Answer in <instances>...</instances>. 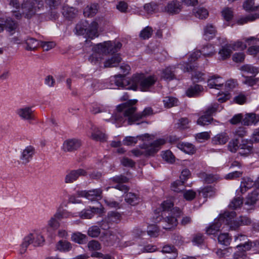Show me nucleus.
<instances>
[{
    "label": "nucleus",
    "instance_id": "nucleus-1",
    "mask_svg": "<svg viewBox=\"0 0 259 259\" xmlns=\"http://www.w3.org/2000/svg\"><path fill=\"white\" fill-rule=\"evenodd\" d=\"M137 102V100H131L118 105L117 107L116 111L111 118L109 119V121H114L121 124L127 119V123L131 124L137 120L153 114V110L150 107L146 108L141 113H135L137 109L134 106V105ZM105 120H108L107 118H105Z\"/></svg>",
    "mask_w": 259,
    "mask_h": 259
},
{
    "label": "nucleus",
    "instance_id": "nucleus-2",
    "mask_svg": "<svg viewBox=\"0 0 259 259\" xmlns=\"http://www.w3.org/2000/svg\"><path fill=\"white\" fill-rule=\"evenodd\" d=\"M139 138L144 141L141 147L142 150L134 149L132 151V153L137 157L143 155L145 156L152 155L159 150L160 146L165 144L166 143V140L164 139H159L151 143L150 141L153 139V137L148 134L141 136Z\"/></svg>",
    "mask_w": 259,
    "mask_h": 259
},
{
    "label": "nucleus",
    "instance_id": "nucleus-3",
    "mask_svg": "<svg viewBox=\"0 0 259 259\" xmlns=\"http://www.w3.org/2000/svg\"><path fill=\"white\" fill-rule=\"evenodd\" d=\"M9 5L16 10H19V12H16L15 17L19 18L21 13L25 16V17L29 18L34 15L36 12L37 9H39L40 7H36L35 3L31 0H23L21 7L18 0H7Z\"/></svg>",
    "mask_w": 259,
    "mask_h": 259
},
{
    "label": "nucleus",
    "instance_id": "nucleus-4",
    "mask_svg": "<svg viewBox=\"0 0 259 259\" xmlns=\"http://www.w3.org/2000/svg\"><path fill=\"white\" fill-rule=\"evenodd\" d=\"M156 79L154 76L145 77L143 74H135L131 79L132 85L130 88L134 90L139 89L143 92L148 91L155 84Z\"/></svg>",
    "mask_w": 259,
    "mask_h": 259
},
{
    "label": "nucleus",
    "instance_id": "nucleus-5",
    "mask_svg": "<svg viewBox=\"0 0 259 259\" xmlns=\"http://www.w3.org/2000/svg\"><path fill=\"white\" fill-rule=\"evenodd\" d=\"M235 215V211L225 212L223 214H221L219 218L214 221L213 224L207 228L206 232L209 235H214L216 234L221 228L222 223L228 225V223L231 222V219Z\"/></svg>",
    "mask_w": 259,
    "mask_h": 259
},
{
    "label": "nucleus",
    "instance_id": "nucleus-6",
    "mask_svg": "<svg viewBox=\"0 0 259 259\" xmlns=\"http://www.w3.org/2000/svg\"><path fill=\"white\" fill-rule=\"evenodd\" d=\"M174 216L168 215L162 221L165 223V226H163L162 227L165 230L171 229L178 225V221L176 217H179L181 213V210L178 207H174L172 209L170 210Z\"/></svg>",
    "mask_w": 259,
    "mask_h": 259
},
{
    "label": "nucleus",
    "instance_id": "nucleus-7",
    "mask_svg": "<svg viewBox=\"0 0 259 259\" xmlns=\"http://www.w3.org/2000/svg\"><path fill=\"white\" fill-rule=\"evenodd\" d=\"M102 190L100 188L93 189L90 191H77V195L79 197H85L90 200H98L102 198Z\"/></svg>",
    "mask_w": 259,
    "mask_h": 259
},
{
    "label": "nucleus",
    "instance_id": "nucleus-8",
    "mask_svg": "<svg viewBox=\"0 0 259 259\" xmlns=\"http://www.w3.org/2000/svg\"><path fill=\"white\" fill-rule=\"evenodd\" d=\"M254 246H256V243L251 242L248 240L244 242L243 243H239L236 246L238 250L234 254V258L239 259L240 258H242L245 252L249 250L251 247Z\"/></svg>",
    "mask_w": 259,
    "mask_h": 259
},
{
    "label": "nucleus",
    "instance_id": "nucleus-9",
    "mask_svg": "<svg viewBox=\"0 0 259 259\" xmlns=\"http://www.w3.org/2000/svg\"><path fill=\"white\" fill-rule=\"evenodd\" d=\"M113 45L111 41H104L103 43L97 44L93 48L94 52L99 53L100 54H108L114 53Z\"/></svg>",
    "mask_w": 259,
    "mask_h": 259
},
{
    "label": "nucleus",
    "instance_id": "nucleus-10",
    "mask_svg": "<svg viewBox=\"0 0 259 259\" xmlns=\"http://www.w3.org/2000/svg\"><path fill=\"white\" fill-rule=\"evenodd\" d=\"M87 172L83 169L79 168L69 171L65 177L66 184L72 183L76 181L80 176H85Z\"/></svg>",
    "mask_w": 259,
    "mask_h": 259
},
{
    "label": "nucleus",
    "instance_id": "nucleus-11",
    "mask_svg": "<svg viewBox=\"0 0 259 259\" xmlns=\"http://www.w3.org/2000/svg\"><path fill=\"white\" fill-rule=\"evenodd\" d=\"M190 175V171L187 169L182 170L180 176L181 180H178L174 182L171 185L172 190L176 192L181 191V188L183 187L184 181H186Z\"/></svg>",
    "mask_w": 259,
    "mask_h": 259
},
{
    "label": "nucleus",
    "instance_id": "nucleus-12",
    "mask_svg": "<svg viewBox=\"0 0 259 259\" xmlns=\"http://www.w3.org/2000/svg\"><path fill=\"white\" fill-rule=\"evenodd\" d=\"M16 113L23 120L30 121L34 119V115L31 107H25L19 108L17 110Z\"/></svg>",
    "mask_w": 259,
    "mask_h": 259
},
{
    "label": "nucleus",
    "instance_id": "nucleus-13",
    "mask_svg": "<svg viewBox=\"0 0 259 259\" xmlns=\"http://www.w3.org/2000/svg\"><path fill=\"white\" fill-rule=\"evenodd\" d=\"M81 145L80 140L76 139H68L63 143V149L65 151L73 152L77 150Z\"/></svg>",
    "mask_w": 259,
    "mask_h": 259
},
{
    "label": "nucleus",
    "instance_id": "nucleus-14",
    "mask_svg": "<svg viewBox=\"0 0 259 259\" xmlns=\"http://www.w3.org/2000/svg\"><path fill=\"white\" fill-rule=\"evenodd\" d=\"M35 149L31 146H27L21 152L20 160L22 164H26L32 158Z\"/></svg>",
    "mask_w": 259,
    "mask_h": 259
},
{
    "label": "nucleus",
    "instance_id": "nucleus-15",
    "mask_svg": "<svg viewBox=\"0 0 259 259\" xmlns=\"http://www.w3.org/2000/svg\"><path fill=\"white\" fill-rule=\"evenodd\" d=\"M112 180L113 181L118 183V184L114 187V188L125 193L128 191V187L125 185L123 184V183H126L128 181L127 178L124 176L120 175L113 177Z\"/></svg>",
    "mask_w": 259,
    "mask_h": 259
},
{
    "label": "nucleus",
    "instance_id": "nucleus-16",
    "mask_svg": "<svg viewBox=\"0 0 259 259\" xmlns=\"http://www.w3.org/2000/svg\"><path fill=\"white\" fill-rule=\"evenodd\" d=\"M91 209L83 210L79 213V217L83 219H89L93 217L94 213H102L103 212V208L101 207H90Z\"/></svg>",
    "mask_w": 259,
    "mask_h": 259
},
{
    "label": "nucleus",
    "instance_id": "nucleus-17",
    "mask_svg": "<svg viewBox=\"0 0 259 259\" xmlns=\"http://www.w3.org/2000/svg\"><path fill=\"white\" fill-rule=\"evenodd\" d=\"M182 5L177 1H172L168 3L165 7V11L169 14H176L181 11Z\"/></svg>",
    "mask_w": 259,
    "mask_h": 259
},
{
    "label": "nucleus",
    "instance_id": "nucleus-18",
    "mask_svg": "<svg viewBox=\"0 0 259 259\" xmlns=\"http://www.w3.org/2000/svg\"><path fill=\"white\" fill-rule=\"evenodd\" d=\"M252 143L247 140H242L239 143V154L241 155H247L251 153L252 150Z\"/></svg>",
    "mask_w": 259,
    "mask_h": 259
},
{
    "label": "nucleus",
    "instance_id": "nucleus-19",
    "mask_svg": "<svg viewBox=\"0 0 259 259\" xmlns=\"http://www.w3.org/2000/svg\"><path fill=\"white\" fill-rule=\"evenodd\" d=\"M231 219V222L228 223V225L232 229H235L238 228L241 225H247L251 223V220L246 217H240L238 221H234V218Z\"/></svg>",
    "mask_w": 259,
    "mask_h": 259
},
{
    "label": "nucleus",
    "instance_id": "nucleus-20",
    "mask_svg": "<svg viewBox=\"0 0 259 259\" xmlns=\"http://www.w3.org/2000/svg\"><path fill=\"white\" fill-rule=\"evenodd\" d=\"M184 72L194 71L192 75V79L195 82L200 81L203 80L204 74L201 72L195 71L194 67L192 65L187 64L184 69Z\"/></svg>",
    "mask_w": 259,
    "mask_h": 259
},
{
    "label": "nucleus",
    "instance_id": "nucleus-21",
    "mask_svg": "<svg viewBox=\"0 0 259 259\" xmlns=\"http://www.w3.org/2000/svg\"><path fill=\"white\" fill-rule=\"evenodd\" d=\"M98 23L97 22L96 20L94 21L91 23L90 24H89L88 23V27L87 29V35L89 37L93 38L94 37H97L99 35L98 34Z\"/></svg>",
    "mask_w": 259,
    "mask_h": 259
},
{
    "label": "nucleus",
    "instance_id": "nucleus-22",
    "mask_svg": "<svg viewBox=\"0 0 259 259\" xmlns=\"http://www.w3.org/2000/svg\"><path fill=\"white\" fill-rule=\"evenodd\" d=\"M229 139L228 135L225 132H222L213 137L211 142L213 145H224L228 141Z\"/></svg>",
    "mask_w": 259,
    "mask_h": 259
},
{
    "label": "nucleus",
    "instance_id": "nucleus-23",
    "mask_svg": "<svg viewBox=\"0 0 259 259\" xmlns=\"http://www.w3.org/2000/svg\"><path fill=\"white\" fill-rule=\"evenodd\" d=\"M91 138L92 139L100 142H104L106 140V136L104 133L100 131L98 127L92 126Z\"/></svg>",
    "mask_w": 259,
    "mask_h": 259
},
{
    "label": "nucleus",
    "instance_id": "nucleus-24",
    "mask_svg": "<svg viewBox=\"0 0 259 259\" xmlns=\"http://www.w3.org/2000/svg\"><path fill=\"white\" fill-rule=\"evenodd\" d=\"M254 185V181L250 178L246 177L242 179L240 184V189L241 193H245L248 189Z\"/></svg>",
    "mask_w": 259,
    "mask_h": 259
},
{
    "label": "nucleus",
    "instance_id": "nucleus-25",
    "mask_svg": "<svg viewBox=\"0 0 259 259\" xmlns=\"http://www.w3.org/2000/svg\"><path fill=\"white\" fill-rule=\"evenodd\" d=\"M231 45L226 44L222 47L219 52V59L224 60L229 58L232 53Z\"/></svg>",
    "mask_w": 259,
    "mask_h": 259
},
{
    "label": "nucleus",
    "instance_id": "nucleus-26",
    "mask_svg": "<svg viewBox=\"0 0 259 259\" xmlns=\"http://www.w3.org/2000/svg\"><path fill=\"white\" fill-rule=\"evenodd\" d=\"M259 191L257 190H253L251 193H249L246 197L245 205L251 206H253L258 199Z\"/></svg>",
    "mask_w": 259,
    "mask_h": 259
},
{
    "label": "nucleus",
    "instance_id": "nucleus-27",
    "mask_svg": "<svg viewBox=\"0 0 259 259\" xmlns=\"http://www.w3.org/2000/svg\"><path fill=\"white\" fill-rule=\"evenodd\" d=\"M121 58L119 54H115L104 62V67H115L121 62Z\"/></svg>",
    "mask_w": 259,
    "mask_h": 259
},
{
    "label": "nucleus",
    "instance_id": "nucleus-28",
    "mask_svg": "<svg viewBox=\"0 0 259 259\" xmlns=\"http://www.w3.org/2000/svg\"><path fill=\"white\" fill-rule=\"evenodd\" d=\"M32 235H31L30 233L24 237L23 241L20 245V251L21 254L26 252L27 247L30 244H32L33 245V242L32 238H33L32 237H34V236L35 237L36 235H34L33 236Z\"/></svg>",
    "mask_w": 259,
    "mask_h": 259
},
{
    "label": "nucleus",
    "instance_id": "nucleus-29",
    "mask_svg": "<svg viewBox=\"0 0 259 259\" xmlns=\"http://www.w3.org/2000/svg\"><path fill=\"white\" fill-rule=\"evenodd\" d=\"M177 147L181 150L188 154H193L196 152L195 146L191 143H179Z\"/></svg>",
    "mask_w": 259,
    "mask_h": 259
},
{
    "label": "nucleus",
    "instance_id": "nucleus-30",
    "mask_svg": "<svg viewBox=\"0 0 259 259\" xmlns=\"http://www.w3.org/2000/svg\"><path fill=\"white\" fill-rule=\"evenodd\" d=\"M98 8L97 4H93L88 5L84 9L83 15L85 17H93L97 13Z\"/></svg>",
    "mask_w": 259,
    "mask_h": 259
},
{
    "label": "nucleus",
    "instance_id": "nucleus-31",
    "mask_svg": "<svg viewBox=\"0 0 259 259\" xmlns=\"http://www.w3.org/2000/svg\"><path fill=\"white\" fill-rule=\"evenodd\" d=\"M200 51L205 57H211L216 53L214 47L209 44L204 46Z\"/></svg>",
    "mask_w": 259,
    "mask_h": 259
},
{
    "label": "nucleus",
    "instance_id": "nucleus-32",
    "mask_svg": "<svg viewBox=\"0 0 259 259\" xmlns=\"http://www.w3.org/2000/svg\"><path fill=\"white\" fill-rule=\"evenodd\" d=\"M215 27L212 24L207 25L204 29V37L206 40H210L212 38L216 33Z\"/></svg>",
    "mask_w": 259,
    "mask_h": 259
},
{
    "label": "nucleus",
    "instance_id": "nucleus-33",
    "mask_svg": "<svg viewBox=\"0 0 259 259\" xmlns=\"http://www.w3.org/2000/svg\"><path fill=\"white\" fill-rule=\"evenodd\" d=\"M57 250L61 252H67L72 248L71 244L65 240H60L56 244Z\"/></svg>",
    "mask_w": 259,
    "mask_h": 259
},
{
    "label": "nucleus",
    "instance_id": "nucleus-34",
    "mask_svg": "<svg viewBox=\"0 0 259 259\" xmlns=\"http://www.w3.org/2000/svg\"><path fill=\"white\" fill-rule=\"evenodd\" d=\"M30 234L32 235V236H33L34 235H36L35 237L34 236V237H32L33 238H32L34 246H40L44 244L45 240L44 236L40 232L34 231L32 232H31Z\"/></svg>",
    "mask_w": 259,
    "mask_h": 259
},
{
    "label": "nucleus",
    "instance_id": "nucleus-35",
    "mask_svg": "<svg viewBox=\"0 0 259 259\" xmlns=\"http://www.w3.org/2000/svg\"><path fill=\"white\" fill-rule=\"evenodd\" d=\"M125 201L132 205H135L139 202L140 198L137 194L130 192L125 195Z\"/></svg>",
    "mask_w": 259,
    "mask_h": 259
},
{
    "label": "nucleus",
    "instance_id": "nucleus-36",
    "mask_svg": "<svg viewBox=\"0 0 259 259\" xmlns=\"http://www.w3.org/2000/svg\"><path fill=\"white\" fill-rule=\"evenodd\" d=\"M203 91V87L200 85L196 84L190 87L187 91L186 94L189 97H195Z\"/></svg>",
    "mask_w": 259,
    "mask_h": 259
},
{
    "label": "nucleus",
    "instance_id": "nucleus-37",
    "mask_svg": "<svg viewBox=\"0 0 259 259\" xmlns=\"http://www.w3.org/2000/svg\"><path fill=\"white\" fill-rule=\"evenodd\" d=\"M220 79H221V77L219 76H211L208 79V86L210 88H215L219 89L220 87H222L223 85V83L220 82L219 81Z\"/></svg>",
    "mask_w": 259,
    "mask_h": 259
},
{
    "label": "nucleus",
    "instance_id": "nucleus-38",
    "mask_svg": "<svg viewBox=\"0 0 259 259\" xmlns=\"http://www.w3.org/2000/svg\"><path fill=\"white\" fill-rule=\"evenodd\" d=\"M39 43L40 41L33 38H28L25 40V44H26L25 49L27 51L35 50L39 46Z\"/></svg>",
    "mask_w": 259,
    "mask_h": 259
},
{
    "label": "nucleus",
    "instance_id": "nucleus-39",
    "mask_svg": "<svg viewBox=\"0 0 259 259\" xmlns=\"http://www.w3.org/2000/svg\"><path fill=\"white\" fill-rule=\"evenodd\" d=\"M193 13L196 17L200 19H205L208 15V11L202 7L194 9Z\"/></svg>",
    "mask_w": 259,
    "mask_h": 259
},
{
    "label": "nucleus",
    "instance_id": "nucleus-40",
    "mask_svg": "<svg viewBox=\"0 0 259 259\" xmlns=\"http://www.w3.org/2000/svg\"><path fill=\"white\" fill-rule=\"evenodd\" d=\"M59 220H61V219H60V218L57 214V212H56L48 221V225L52 229L56 230L59 227L60 225Z\"/></svg>",
    "mask_w": 259,
    "mask_h": 259
},
{
    "label": "nucleus",
    "instance_id": "nucleus-41",
    "mask_svg": "<svg viewBox=\"0 0 259 259\" xmlns=\"http://www.w3.org/2000/svg\"><path fill=\"white\" fill-rule=\"evenodd\" d=\"M88 22L85 20L81 21L75 27L76 33L78 35L87 34Z\"/></svg>",
    "mask_w": 259,
    "mask_h": 259
},
{
    "label": "nucleus",
    "instance_id": "nucleus-42",
    "mask_svg": "<svg viewBox=\"0 0 259 259\" xmlns=\"http://www.w3.org/2000/svg\"><path fill=\"white\" fill-rule=\"evenodd\" d=\"M163 102L164 106L168 108L178 106L179 104V101L177 98L169 96L165 97Z\"/></svg>",
    "mask_w": 259,
    "mask_h": 259
},
{
    "label": "nucleus",
    "instance_id": "nucleus-43",
    "mask_svg": "<svg viewBox=\"0 0 259 259\" xmlns=\"http://www.w3.org/2000/svg\"><path fill=\"white\" fill-rule=\"evenodd\" d=\"M71 238L75 243L83 244L86 241L87 236L80 232H76L72 234Z\"/></svg>",
    "mask_w": 259,
    "mask_h": 259
},
{
    "label": "nucleus",
    "instance_id": "nucleus-44",
    "mask_svg": "<svg viewBox=\"0 0 259 259\" xmlns=\"http://www.w3.org/2000/svg\"><path fill=\"white\" fill-rule=\"evenodd\" d=\"M242 123L245 125H249L256 123V115L254 113L246 114L242 119Z\"/></svg>",
    "mask_w": 259,
    "mask_h": 259
},
{
    "label": "nucleus",
    "instance_id": "nucleus-45",
    "mask_svg": "<svg viewBox=\"0 0 259 259\" xmlns=\"http://www.w3.org/2000/svg\"><path fill=\"white\" fill-rule=\"evenodd\" d=\"M174 68L172 67H167L162 70L161 77L166 80H172L175 78Z\"/></svg>",
    "mask_w": 259,
    "mask_h": 259
},
{
    "label": "nucleus",
    "instance_id": "nucleus-46",
    "mask_svg": "<svg viewBox=\"0 0 259 259\" xmlns=\"http://www.w3.org/2000/svg\"><path fill=\"white\" fill-rule=\"evenodd\" d=\"M240 70L242 71L253 74L254 76L259 72L258 68L250 64H245L242 66L240 68Z\"/></svg>",
    "mask_w": 259,
    "mask_h": 259
},
{
    "label": "nucleus",
    "instance_id": "nucleus-47",
    "mask_svg": "<svg viewBox=\"0 0 259 259\" xmlns=\"http://www.w3.org/2000/svg\"><path fill=\"white\" fill-rule=\"evenodd\" d=\"M121 215L117 211H110L108 212L106 221L107 223H117L120 220Z\"/></svg>",
    "mask_w": 259,
    "mask_h": 259
},
{
    "label": "nucleus",
    "instance_id": "nucleus-48",
    "mask_svg": "<svg viewBox=\"0 0 259 259\" xmlns=\"http://www.w3.org/2000/svg\"><path fill=\"white\" fill-rule=\"evenodd\" d=\"M222 109V107L220 106L218 104L214 103L210 105L205 112V114L210 117H211L214 113H216L218 111H220Z\"/></svg>",
    "mask_w": 259,
    "mask_h": 259
},
{
    "label": "nucleus",
    "instance_id": "nucleus-49",
    "mask_svg": "<svg viewBox=\"0 0 259 259\" xmlns=\"http://www.w3.org/2000/svg\"><path fill=\"white\" fill-rule=\"evenodd\" d=\"M124 75L120 74L115 75L110 78V82L111 84H114L118 87H121L123 85V80Z\"/></svg>",
    "mask_w": 259,
    "mask_h": 259
},
{
    "label": "nucleus",
    "instance_id": "nucleus-50",
    "mask_svg": "<svg viewBox=\"0 0 259 259\" xmlns=\"http://www.w3.org/2000/svg\"><path fill=\"white\" fill-rule=\"evenodd\" d=\"M258 18H259V15L258 14H251V15H249L247 16L239 18L237 20V23L238 24L242 25L243 24L246 23L247 22H248L249 21H254Z\"/></svg>",
    "mask_w": 259,
    "mask_h": 259
},
{
    "label": "nucleus",
    "instance_id": "nucleus-51",
    "mask_svg": "<svg viewBox=\"0 0 259 259\" xmlns=\"http://www.w3.org/2000/svg\"><path fill=\"white\" fill-rule=\"evenodd\" d=\"M77 13V10L72 7L65 8L63 10V14L66 18L71 19L74 17Z\"/></svg>",
    "mask_w": 259,
    "mask_h": 259
},
{
    "label": "nucleus",
    "instance_id": "nucleus-52",
    "mask_svg": "<svg viewBox=\"0 0 259 259\" xmlns=\"http://www.w3.org/2000/svg\"><path fill=\"white\" fill-rule=\"evenodd\" d=\"M218 241L221 244L228 246L230 244L231 238L228 233L221 234L218 238Z\"/></svg>",
    "mask_w": 259,
    "mask_h": 259
},
{
    "label": "nucleus",
    "instance_id": "nucleus-53",
    "mask_svg": "<svg viewBox=\"0 0 259 259\" xmlns=\"http://www.w3.org/2000/svg\"><path fill=\"white\" fill-rule=\"evenodd\" d=\"M245 80L243 81L244 84L252 87L259 82V78H255L252 76H247L243 75Z\"/></svg>",
    "mask_w": 259,
    "mask_h": 259
},
{
    "label": "nucleus",
    "instance_id": "nucleus-54",
    "mask_svg": "<svg viewBox=\"0 0 259 259\" xmlns=\"http://www.w3.org/2000/svg\"><path fill=\"white\" fill-rule=\"evenodd\" d=\"M229 150L232 152H236L239 151V142L238 140L234 139L231 140L228 145Z\"/></svg>",
    "mask_w": 259,
    "mask_h": 259
},
{
    "label": "nucleus",
    "instance_id": "nucleus-55",
    "mask_svg": "<svg viewBox=\"0 0 259 259\" xmlns=\"http://www.w3.org/2000/svg\"><path fill=\"white\" fill-rule=\"evenodd\" d=\"M201 193L204 197H211L214 195L215 190L211 186H207L203 188Z\"/></svg>",
    "mask_w": 259,
    "mask_h": 259
},
{
    "label": "nucleus",
    "instance_id": "nucleus-56",
    "mask_svg": "<svg viewBox=\"0 0 259 259\" xmlns=\"http://www.w3.org/2000/svg\"><path fill=\"white\" fill-rule=\"evenodd\" d=\"M212 118L204 113V115L201 116L197 120V124L201 125H205L209 124L212 120Z\"/></svg>",
    "mask_w": 259,
    "mask_h": 259
},
{
    "label": "nucleus",
    "instance_id": "nucleus-57",
    "mask_svg": "<svg viewBox=\"0 0 259 259\" xmlns=\"http://www.w3.org/2000/svg\"><path fill=\"white\" fill-rule=\"evenodd\" d=\"M253 0H247L243 4V8L246 11H254L258 9V6H254Z\"/></svg>",
    "mask_w": 259,
    "mask_h": 259
},
{
    "label": "nucleus",
    "instance_id": "nucleus-58",
    "mask_svg": "<svg viewBox=\"0 0 259 259\" xmlns=\"http://www.w3.org/2000/svg\"><path fill=\"white\" fill-rule=\"evenodd\" d=\"M152 32V28L147 26L141 31L140 36L144 39H148L151 36Z\"/></svg>",
    "mask_w": 259,
    "mask_h": 259
},
{
    "label": "nucleus",
    "instance_id": "nucleus-59",
    "mask_svg": "<svg viewBox=\"0 0 259 259\" xmlns=\"http://www.w3.org/2000/svg\"><path fill=\"white\" fill-rule=\"evenodd\" d=\"M99 53L94 52L91 56H90L89 60L93 64L96 65L100 63L102 58Z\"/></svg>",
    "mask_w": 259,
    "mask_h": 259
},
{
    "label": "nucleus",
    "instance_id": "nucleus-60",
    "mask_svg": "<svg viewBox=\"0 0 259 259\" xmlns=\"http://www.w3.org/2000/svg\"><path fill=\"white\" fill-rule=\"evenodd\" d=\"M157 6L153 3L146 4L144 6V9L148 14L154 13L157 9Z\"/></svg>",
    "mask_w": 259,
    "mask_h": 259
},
{
    "label": "nucleus",
    "instance_id": "nucleus-61",
    "mask_svg": "<svg viewBox=\"0 0 259 259\" xmlns=\"http://www.w3.org/2000/svg\"><path fill=\"white\" fill-rule=\"evenodd\" d=\"M6 24H5V28L7 29L8 31L11 32L16 28V23L10 18L5 19Z\"/></svg>",
    "mask_w": 259,
    "mask_h": 259
},
{
    "label": "nucleus",
    "instance_id": "nucleus-62",
    "mask_svg": "<svg viewBox=\"0 0 259 259\" xmlns=\"http://www.w3.org/2000/svg\"><path fill=\"white\" fill-rule=\"evenodd\" d=\"M147 233L151 237H157L159 235L158 228L156 225H151L148 228Z\"/></svg>",
    "mask_w": 259,
    "mask_h": 259
},
{
    "label": "nucleus",
    "instance_id": "nucleus-63",
    "mask_svg": "<svg viewBox=\"0 0 259 259\" xmlns=\"http://www.w3.org/2000/svg\"><path fill=\"white\" fill-rule=\"evenodd\" d=\"M222 15L224 19L229 21L232 19L233 16V12L231 8H226L222 11Z\"/></svg>",
    "mask_w": 259,
    "mask_h": 259
},
{
    "label": "nucleus",
    "instance_id": "nucleus-64",
    "mask_svg": "<svg viewBox=\"0 0 259 259\" xmlns=\"http://www.w3.org/2000/svg\"><path fill=\"white\" fill-rule=\"evenodd\" d=\"M100 233V230L97 226H92L89 228L88 234L92 237H97Z\"/></svg>",
    "mask_w": 259,
    "mask_h": 259
}]
</instances>
